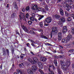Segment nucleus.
I'll use <instances>...</instances> for the list:
<instances>
[{
	"mask_svg": "<svg viewBox=\"0 0 74 74\" xmlns=\"http://www.w3.org/2000/svg\"><path fill=\"white\" fill-rule=\"evenodd\" d=\"M65 18H60L59 19V21L58 22V25H62V22H65Z\"/></svg>",
	"mask_w": 74,
	"mask_h": 74,
	"instance_id": "20e7f679",
	"label": "nucleus"
},
{
	"mask_svg": "<svg viewBox=\"0 0 74 74\" xmlns=\"http://www.w3.org/2000/svg\"><path fill=\"white\" fill-rule=\"evenodd\" d=\"M60 58H64V55H61L59 56Z\"/></svg>",
	"mask_w": 74,
	"mask_h": 74,
	"instance_id": "f704fd0d",
	"label": "nucleus"
},
{
	"mask_svg": "<svg viewBox=\"0 0 74 74\" xmlns=\"http://www.w3.org/2000/svg\"><path fill=\"white\" fill-rule=\"evenodd\" d=\"M31 41L32 42V44H36V43H35V42H34V41L33 40H31Z\"/></svg>",
	"mask_w": 74,
	"mask_h": 74,
	"instance_id": "8fccbe9b",
	"label": "nucleus"
},
{
	"mask_svg": "<svg viewBox=\"0 0 74 74\" xmlns=\"http://www.w3.org/2000/svg\"><path fill=\"white\" fill-rule=\"evenodd\" d=\"M67 27L66 26H64L62 30L63 33H66V32H67Z\"/></svg>",
	"mask_w": 74,
	"mask_h": 74,
	"instance_id": "9b49d317",
	"label": "nucleus"
},
{
	"mask_svg": "<svg viewBox=\"0 0 74 74\" xmlns=\"http://www.w3.org/2000/svg\"><path fill=\"white\" fill-rule=\"evenodd\" d=\"M16 71L18 73V74H22V72L19 69H17Z\"/></svg>",
	"mask_w": 74,
	"mask_h": 74,
	"instance_id": "4be33fe9",
	"label": "nucleus"
},
{
	"mask_svg": "<svg viewBox=\"0 0 74 74\" xmlns=\"http://www.w3.org/2000/svg\"><path fill=\"white\" fill-rule=\"evenodd\" d=\"M23 14L22 12L20 13V14L19 15V17L20 18V19H22V16L23 15Z\"/></svg>",
	"mask_w": 74,
	"mask_h": 74,
	"instance_id": "b1692460",
	"label": "nucleus"
},
{
	"mask_svg": "<svg viewBox=\"0 0 74 74\" xmlns=\"http://www.w3.org/2000/svg\"><path fill=\"white\" fill-rule=\"evenodd\" d=\"M23 55L24 56L25 55V54L21 53L20 56V58H21L22 60H23Z\"/></svg>",
	"mask_w": 74,
	"mask_h": 74,
	"instance_id": "5701e85b",
	"label": "nucleus"
},
{
	"mask_svg": "<svg viewBox=\"0 0 74 74\" xmlns=\"http://www.w3.org/2000/svg\"><path fill=\"white\" fill-rule=\"evenodd\" d=\"M69 40L66 38V39H63L62 40V42L63 43H66V42H67L68 41H69Z\"/></svg>",
	"mask_w": 74,
	"mask_h": 74,
	"instance_id": "dca6fc26",
	"label": "nucleus"
},
{
	"mask_svg": "<svg viewBox=\"0 0 74 74\" xmlns=\"http://www.w3.org/2000/svg\"><path fill=\"white\" fill-rule=\"evenodd\" d=\"M67 8H66V10H67V11H70V8H69V7H66Z\"/></svg>",
	"mask_w": 74,
	"mask_h": 74,
	"instance_id": "a19ab883",
	"label": "nucleus"
},
{
	"mask_svg": "<svg viewBox=\"0 0 74 74\" xmlns=\"http://www.w3.org/2000/svg\"><path fill=\"white\" fill-rule=\"evenodd\" d=\"M16 33L17 34H18V35H19V36L20 35V34H19V32H18V31H16Z\"/></svg>",
	"mask_w": 74,
	"mask_h": 74,
	"instance_id": "c03bdc74",
	"label": "nucleus"
},
{
	"mask_svg": "<svg viewBox=\"0 0 74 74\" xmlns=\"http://www.w3.org/2000/svg\"><path fill=\"white\" fill-rule=\"evenodd\" d=\"M22 11L23 12H25V9L24 8H23L22 10Z\"/></svg>",
	"mask_w": 74,
	"mask_h": 74,
	"instance_id": "6e6d98bb",
	"label": "nucleus"
},
{
	"mask_svg": "<svg viewBox=\"0 0 74 74\" xmlns=\"http://www.w3.org/2000/svg\"><path fill=\"white\" fill-rule=\"evenodd\" d=\"M36 10H38V11H41L42 10V8H37Z\"/></svg>",
	"mask_w": 74,
	"mask_h": 74,
	"instance_id": "c85d7f7f",
	"label": "nucleus"
},
{
	"mask_svg": "<svg viewBox=\"0 0 74 74\" xmlns=\"http://www.w3.org/2000/svg\"><path fill=\"white\" fill-rule=\"evenodd\" d=\"M29 61L32 64H33L35 63H37L38 62V59L36 57H34L33 58L34 62L30 58L28 59Z\"/></svg>",
	"mask_w": 74,
	"mask_h": 74,
	"instance_id": "7ed1b4c3",
	"label": "nucleus"
},
{
	"mask_svg": "<svg viewBox=\"0 0 74 74\" xmlns=\"http://www.w3.org/2000/svg\"><path fill=\"white\" fill-rule=\"evenodd\" d=\"M61 48H63V47L62 46L60 45L59 46Z\"/></svg>",
	"mask_w": 74,
	"mask_h": 74,
	"instance_id": "e2e57ef3",
	"label": "nucleus"
},
{
	"mask_svg": "<svg viewBox=\"0 0 74 74\" xmlns=\"http://www.w3.org/2000/svg\"><path fill=\"white\" fill-rule=\"evenodd\" d=\"M38 7L37 5H33L31 7V8L33 10H36Z\"/></svg>",
	"mask_w": 74,
	"mask_h": 74,
	"instance_id": "423d86ee",
	"label": "nucleus"
},
{
	"mask_svg": "<svg viewBox=\"0 0 74 74\" xmlns=\"http://www.w3.org/2000/svg\"><path fill=\"white\" fill-rule=\"evenodd\" d=\"M58 71L59 74H62V72L61 71L60 69H58Z\"/></svg>",
	"mask_w": 74,
	"mask_h": 74,
	"instance_id": "2f4dec72",
	"label": "nucleus"
},
{
	"mask_svg": "<svg viewBox=\"0 0 74 74\" xmlns=\"http://www.w3.org/2000/svg\"><path fill=\"white\" fill-rule=\"evenodd\" d=\"M6 51L8 53V55H9V50H8V49H7V50H6Z\"/></svg>",
	"mask_w": 74,
	"mask_h": 74,
	"instance_id": "79ce46f5",
	"label": "nucleus"
},
{
	"mask_svg": "<svg viewBox=\"0 0 74 74\" xmlns=\"http://www.w3.org/2000/svg\"><path fill=\"white\" fill-rule=\"evenodd\" d=\"M69 8L71 9H74V5H73L72 6H70Z\"/></svg>",
	"mask_w": 74,
	"mask_h": 74,
	"instance_id": "c756f323",
	"label": "nucleus"
},
{
	"mask_svg": "<svg viewBox=\"0 0 74 74\" xmlns=\"http://www.w3.org/2000/svg\"><path fill=\"white\" fill-rule=\"evenodd\" d=\"M52 31L51 32V37H52V35L55 34V33H56L58 32V28L55 27H53L52 28Z\"/></svg>",
	"mask_w": 74,
	"mask_h": 74,
	"instance_id": "f03ea898",
	"label": "nucleus"
},
{
	"mask_svg": "<svg viewBox=\"0 0 74 74\" xmlns=\"http://www.w3.org/2000/svg\"><path fill=\"white\" fill-rule=\"evenodd\" d=\"M52 67L53 70H55V67H54V66H53Z\"/></svg>",
	"mask_w": 74,
	"mask_h": 74,
	"instance_id": "bf43d9fd",
	"label": "nucleus"
},
{
	"mask_svg": "<svg viewBox=\"0 0 74 74\" xmlns=\"http://www.w3.org/2000/svg\"><path fill=\"white\" fill-rule=\"evenodd\" d=\"M37 66H33L32 67V71H36L37 70Z\"/></svg>",
	"mask_w": 74,
	"mask_h": 74,
	"instance_id": "ddd939ff",
	"label": "nucleus"
},
{
	"mask_svg": "<svg viewBox=\"0 0 74 74\" xmlns=\"http://www.w3.org/2000/svg\"><path fill=\"white\" fill-rule=\"evenodd\" d=\"M54 64L56 66L58 65V62H57V60H54Z\"/></svg>",
	"mask_w": 74,
	"mask_h": 74,
	"instance_id": "cd10ccee",
	"label": "nucleus"
},
{
	"mask_svg": "<svg viewBox=\"0 0 74 74\" xmlns=\"http://www.w3.org/2000/svg\"><path fill=\"white\" fill-rule=\"evenodd\" d=\"M22 28L25 32H28V30L27 29V28L24 25L22 26Z\"/></svg>",
	"mask_w": 74,
	"mask_h": 74,
	"instance_id": "f3484780",
	"label": "nucleus"
},
{
	"mask_svg": "<svg viewBox=\"0 0 74 74\" xmlns=\"http://www.w3.org/2000/svg\"><path fill=\"white\" fill-rule=\"evenodd\" d=\"M47 58L42 57H41L40 59V61L42 62H46V61H47Z\"/></svg>",
	"mask_w": 74,
	"mask_h": 74,
	"instance_id": "0eeeda50",
	"label": "nucleus"
},
{
	"mask_svg": "<svg viewBox=\"0 0 74 74\" xmlns=\"http://www.w3.org/2000/svg\"><path fill=\"white\" fill-rule=\"evenodd\" d=\"M35 34V32L33 31H32V33H31V34Z\"/></svg>",
	"mask_w": 74,
	"mask_h": 74,
	"instance_id": "603ef678",
	"label": "nucleus"
},
{
	"mask_svg": "<svg viewBox=\"0 0 74 74\" xmlns=\"http://www.w3.org/2000/svg\"><path fill=\"white\" fill-rule=\"evenodd\" d=\"M29 14L27 13L25 15V17L27 18H28V17H29Z\"/></svg>",
	"mask_w": 74,
	"mask_h": 74,
	"instance_id": "c9c22d12",
	"label": "nucleus"
},
{
	"mask_svg": "<svg viewBox=\"0 0 74 74\" xmlns=\"http://www.w3.org/2000/svg\"><path fill=\"white\" fill-rule=\"evenodd\" d=\"M13 5L15 8H16V9H18V7H17V5H16V2H14L13 3Z\"/></svg>",
	"mask_w": 74,
	"mask_h": 74,
	"instance_id": "412c9836",
	"label": "nucleus"
},
{
	"mask_svg": "<svg viewBox=\"0 0 74 74\" xmlns=\"http://www.w3.org/2000/svg\"><path fill=\"white\" fill-rule=\"evenodd\" d=\"M72 38V35L69 34V35L67 36L66 38L69 41L70 40V39Z\"/></svg>",
	"mask_w": 74,
	"mask_h": 74,
	"instance_id": "6ab92c4d",
	"label": "nucleus"
},
{
	"mask_svg": "<svg viewBox=\"0 0 74 74\" xmlns=\"http://www.w3.org/2000/svg\"><path fill=\"white\" fill-rule=\"evenodd\" d=\"M30 53H31L32 55H34V54L33 52L32 51H30Z\"/></svg>",
	"mask_w": 74,
	"mask_h": 74,
	"instance_id": "49530a36",
	"label": "nucleus"
},
{
	"mask_svg": "<svg viewBox=\"0 0 74 74\" xmlns=\"http://www.w3.org/2000/svg\"><path fill=\"white\" fill-rule=\"evenodd\" d=\"M46 2L47 3V4H48V3H49V0H47L46 1Z\"/></svg>",
	"mask_w": 74,
	"mask_h": 74,
	"instance_id": "0e129e2a",
	"label": "nucleus"
},
{
	"mask_svg": "<svg viewBox=\"0 0 74 74\" xmlns=\"http://www.w3.org/2000/svg\"><path fill=\"white\" fill-rule=\"evenodd\" d=\"M60 63L62 66L61 68L64 71H67L68 70V67L67 66H69L70 64V62L69 61H66V63L64 61L61 60Z\"/></svg>",
	"mask_w": 74,
	"mask_h": 74,
	"instance_id": "f257e3e1",
	"label": "nucleus"
},
{
	"mask_svg": "<svg viewBox=\"0 0 74 74\" xmlns=\"http://www.w3.org/2000/svg\"><path fill=\"white\" fill-rule=\"evenodd\" d=\"M67 20L68 21H71V18L69 17L68 18H67Z\"/></svg>",
	"mask_w": 74,
	"mask_h": 74,
	"instance_id": "473e14b6",
	"label": "nucleus"
},
{
	"mask_svg": "<svg viewBox=\"0 0 74 74\" xmlns=\"http://www.w3.org/2000/svg\"><path fill=\"white\" fill-rule=\"evenodd\" d=\"M65 13L66 15V16H68L69 15H70V14H68V13H67V12L66 11H65Z\"/></svg>",
	"mask_w": 74,
	"mask_h": 74,
	"instance_id": "e433bc0d",
	"label": "nucleus"
},
{
	"mask_svg": "<svg viewBox=\"0 0 74 74\" xmlns=\"http://www.w3.org/2000/svg\"><path fill=\"white\" fill-rule=\"evenodd\" d=\"M2 51L3 52V55H4L5 54V49L4 48H3L2 49Z\"/></svg>",
	"mask_w": 74,
	"mask_h": 74,
	"instance_id": "393cba45",
	"label": "nucleus"
},
{
	"mask_svg": "<svg viewBox=\"0 0 74 74\" xmlns=\"http://www.w3.org/2000/svg\"><path fill=\"white\" fill-rule=\"evenodd\" d=\"M72 32L73 33V34H74V29H72Z\"/></svg>",
	"mask_w": 74,
	"mask_h": 74,
	"instance_id": "5fc2aeb1",
	"label": "nucleus"
},
{
	"mask_svg": "<svg viewBox=\"0 0 74 74\" xmlns=\"http://www.w3.org/2000/svg\"><path fill=\"white\" fill-rule=\"evenodd\" d=\"M23 20H25V15H23Z\"/></svg>",
	"mask_w": 74,
	"mask_h": 74,
	"instance_id": "09e8293b",
	"label": "nucleus"
},
{
	"mask_svg": "<svg viewBox=\"0 0 74 74\" xmlns=\"http://www.w3.org/2000/svg\"><path fill=\"white\" fill-rule=\"evenodd\" d=\"M52 18L51 17H49L46 18L45 21L47 23H50L52 22Z\"/></svg>",
	"mask_w": 74,
	"mask_h": 74,
	"instance_id": "39448f33",
	"label": "nucleus"
},
{
	"mask_svg": "<svg viewBox=\"0 0 74 74\" xmlns=\"http://www.w3.org/2000/svg\"><path fill=\"white\" fill-rule=\"evenodd\" d=\"M32 17L35 18V14L34 13H33L32 14Z\"/></svg>",
	"mask_w": 74,
	"mask_h": 74,
	"instance_id": "ea45409f",
	"label": "nucleus"
},
{
	"mask_svg": "<svg viewBox=\"0 0 74 74\" xmlns=\"http://www.w3.org/2000/svg\"><path fill=\"white\" fill-rule=\"evenodd\" d=\"M58 39L59 40H62V33L59 32L58 34Z\"/></svg>",
	"mask_w": 74,
	"mask_h": 74,
	"instance_id": "6e6552de",
	"label": "nucleus"
},
{
	"mask_svg": "<svg viewBox=\"0 0 74 74\" xmlns=\"http://www.w3.org/2000/svg\"><path fill=\"white\" fill-rule=\"evenodd\" d=\"M45 8L46 10H47V11H48V6L47 5L45 6Z\"/></svg>",
	"mask_w": 74,
	"mask_h": 74,
	"instance_id": "72a5a7b5",
	"label": "nucleus"
},
{
	"mask_svg": "<svg viewBox=\"0 0 74 74\" xmlns=\"http://www.w3.org/2000/svg\"><path fill=\"white\" fill-rule=\"evenodd\" d=\"M39 18L38 19V20L40 21V20H41L42 18H44V15H39Z\"/></svg>",
	"mask_w": 74,
	"mask_h": 74,
	"instance_id": "aec40b11",
	"label": "nucleus"
},
{
	"mask_svg": "<svg viewBox=\"0 0 74 74\" xmlns=\"http://www.w3.org/2000/svg\"><path fill=\"white\" fill-rule=\"evenodd\" d=\"M27 72L29 74H34V73H33V72L32 71V69H28V70L27 71Z\"/></svg>",
	"mask_w": 74,
	"mask_h": 74,
	"instance_id": "1a4fd4ad",
	"label": "nucleus"
},
{
	"mask_svg": "<svg viewBox=\"0 0 74 74\" xmlns=\"http://www.w3.org/2000/svg\"><path fill=\"white\" fill-rule=\"evenodd\" d=\"M60 13L61 15H64V13H63V9L61 8H60Z\"/></svg>",
	"mask_w": 74,
	"mask_h": 74,
	"instance_id": "a211bd4d",
	"label": "nucleus"
},
{
	"mask_svg": "<svg viewBox=\"0 0 74 74\" xmlns=\"http://www.w3.org/2000/svg\"><path fill=\"white\" fill-rule=\"evenodd\" d=\"M26 45L27 46V47H29V45H30V44H29V43H28L26 44Z\"/></svg>",
	"mask_w": 74,
	"mask_h": 74,
	"instance_id": "37998d69",
	"label": "nucleus"
},
{
	"mask_svg": "<svg viewBox=\"0 0 74 74\" xmlns=\"http://www.w3.org/2000/svg\"><path fill=\"white\" fill-rule=\"evenodd\" d=\"M44 25L45 26H48L49 25V24H45Z\"/></svg>",
	"mask_w": 74,
	"mask_h": 74,
	"instance_id": "864d4df0",
	"label": "nucleus"
},
{
	"mask_svg": "<svg viewBox=\"0 0 74 74\" xmlns=\"http://www.w3.org/2000/svg\"><path fill=\"white\" fill-rule=\"evenodd\" d=\"M61 3L62 4V5H63V7H64V5L65 6V7H68L69 6V5L68 4H66L64 1H63Z\"/></svg>",
	"mask_w": 74,
	"mask_h": 74,
	"instance_id": "9d476101",
	"label": "nucleus"
},
{
	"mask_svg": "<svg viewBox=\"0 0 74 74\" xmlns=\"http://www.w3.org/2000/svg\"><path fill=\"white\" fill-rule=\"evenodd\" d=\"M39 24L40 25V26L41 27H42L43 26V24H42V22L40 23Z\"/></svg>",
	"mask_w": 74,
	"mask_h": 74,
	"instance_id": "58836bf2",
	"label": "nucleus"
},
{
	"mask_svg": "<svg viewBox=\"0 0 74 74\" xmlns=\"http://www.w3.org/2000/svg\"><path fill=\"white\" fill-rule=\"evenodd\" d=\"M2 66H3V64H1L0 65V69H2Z\"/></svg>",
	"mask_w": 74,
	"mask_h": 74,
	"instance_id": "13d9d810",
	"label": "nucleus"
},
{
	"mask_svg": "<svg viewBox=\"0 0 74 74\" xmlns=\"http://www.w3.org/2000/svg\"><path fill=\"white\" fill-rule=\"evenodd\" d=\"M12 54H14V50L12 49L11 50Z\"/></svg>",
	"mask_w": 74,
	"mask_h": 74,
	"instance_id": "a18cd8bd",
	"label": "nucleus"
},
{
	"mask_svg": "<svg viewBox=\"0 0 74 74\" xmlns=\"http://www.w3.org/2000/svg\"><path fill=\"white\" fill-rule=\"evenodd\" d=\"M61 48H63V47L62 46L60 45L59 46Z\"/></svg>",
	"mask_w": 74,
	"mask_h": 74,
	"instance_id": "680f3d73",
	"label": "nucleus"
},
{
	"mask_svg": "<svg viewBox=\"0 0 74 74\" xmlns=\"http://www.w3.org/2000/svg\"><path fill=\"white\" fill-rule=\"evenodd\" d=\"M38 65L39 68L40 69H42V63L40 62H39Z\"/></svg>",
	"mask_w": 74,
	"mask_h": 74,
	"instance_id": "2eb2a0df",
	"label": "nucleus"
},
{
	"mask_svg": "<svg viewBox=\"0 0 74 74\" xmlns=\"http://www.w3.org/2000/svg\"><path fill=\"white\" fill-rule=\"evenodd\" d=\"M56 18V19H59V18H60V16L59 15H56L55 16Z\"/></svg>",
	"mask_w": 74,
	"mask_h": 74,
	"instance_id": "a878e982",
	"label": "nucleus"
},
{
	"mask_svg": "<svg viewBox=\"0 0 74 74\" xmlns=\"http://www.w3.org/2000/svg\"><path fill=\"white\" fill-rule=\"evenodd\" d=\"M66 2H67L68 3H69L70 4H71V3H72L73 1L72 0H64Z\"/></svg>",
	"mask_w": 74,
	"mask_h": 74,
	"instance_id": "4468645a",
	"label": "nucleus"
},
{
	"mask_svg": "<svg viewBox=\"0 0 74 74\" xmlns=\"http://www.w3.org/2000/svg\"><path fill=\"white\" fill-rule=\"evenodd\" d=\"M68 52L70 53H71V52H72V51H71V50H69L68 51Z\"/></svg>",
	"mask_w": 74,
	"mask_h": 74,
	"instance_id": "3c124183",
	"label": "nucleus"
},
{
	"mask_svg": "<svg viewBox=\"0 0 74 74\" xmlns=\"http://www.w3.org/2000/svg\"><path fill=\"white\" fill-rule=\"evenodd\" d=\"M61 48H63V47L62 46L60 45L59 46Z\"/></svg>",
	"mask_w": 74,
	"mask_h": 74,
	"instance_id": "052dcab7",
	"label": "nucleus"
},
{
	"mask_svg": "<svg viewBox=\"0 0 74 74\" xmlns=\"http://www.w3.org/2000/svg\"><path fill=\"white\" fill-rule=\"evenodd\" d=\"M15 15H16V14H15V13H13L12 14V16H13L14 17L15 16Z\"/></svg>",
	"mask_w": 74,
	"mask_h": 74,
	"instance_id": "de8ad7c7",
	"label": "nucleus"
},
{
	"mask_svg": "<svg viewBox=\"0 0 74 74\" xmlns=\"http://www.w3.org/2000/svg\"><path fill=\"white\" fill-rule=\"evenodd\" d=\"M30 20L31 21H33L34 19H35V18L34 17H30Z\"/></svg>",
	"mask_w": 74,
	"mask_h": 74,
	"instance_id": "bb28decb",
	"label": "nucleus"
},
{
	"mask_svg": "<svg viewBox=\"0 0 74 74\" xmlns=\"http://www.w3.org/2000/svg\"><path fill=\"white\" fill-rule=\"evenodd\" d=\"M71 51H72V52H73L74 51V49H71Z\"/></svg>",
	"mask_w": 74,
	"mask_h": 74,
	"instance_id": "774afa93",
	"label": "nucleus"
},
{
	"mask_svg": "<svg viewBox=\"0 0 74 74\" xmlns=\"http://www.w3.org/2000/svg\"><path fill=\"white\" fill-rule=\"evenodd\" d=\"M40 37L42 38H45V39H48V38L46 36H45L43 35V33H41Z\"/></svg>",
	"mask_w": 74,
	"mask_h": 74,
	"instance_id": "f8f14e48",
	"label": "nucleus"
},
{
	"mask_svg": "<svg viewBox=\"0 0 74 74\" xmlns=\"http://www.w3.org/2000/svg\"><path fill=\"white\" fill-rule=\"evenodd\" d=\"M17 58H18V59H19V55H18L17 56Z\"/></svg>",
	"mask_w": 74,
	"mask_h": 74,
	"instance_id": "338daca9",
	"label": "nucleus"
},
{
	"mask_svg": "<svg viewBox=\"0 0 74 74\" xmlns=\"http://www.w3.org/2000/svg\"><path fill=\"white\" fill-rule=\"evenodd\" d=\"M31 45L33 46V47H35V45L33 43H32Z\"/></svg>",
	"mask_w": 74,
	"mask_h": 74,
	"instance_id": "4d7b16f0",
	"label": "nucleus"
},
{
	"mask_svg": "<svg viewBox=\"0 0 74 74\" xmlns=\"http://www.w3.org/2000/svg\"><path fill=\"white\" fill-rule=\"evenodd\" d=\"M39 32H43V31L42 29H40L39 30Z\"/></svg>",
	"mask_w": 74,
	"mask_h": 74,
	"instance_id": "69168bd1",
	"label": "nucleus"
},
{
	"mask_svg": "<svg viewBox=\"0 0 74 74\" xmlns=\"http://www.w3.org/2000/svg\"><path fill=\"white\" fill-rule=\"evenodd\" d=\"M29 9L30 8L29 6H27L25 8L26 11H28V10H29Z\"/></svg>",
	"mask_w": 74,
	"mask_h": 74,
	"instance_id": "7c9ffc66",
	"label": "nucleus"
},
{
	"mask_svg": "<svg viewBox=\"0 0 74 74\" xmlns=\"http://www.w3.org/2000/svg\"><path fill=\"white\" fill-rule=\"evenodd\" d=\"M28 24H29V25H31V24H32V22L30 21H29L28 22Z\"/></svg>",
	"mask_w": 74,
	"mask_h": 74,
	"instance_id": "4c0bfd02",
	"label": "nucleus"
}]
</instances>
